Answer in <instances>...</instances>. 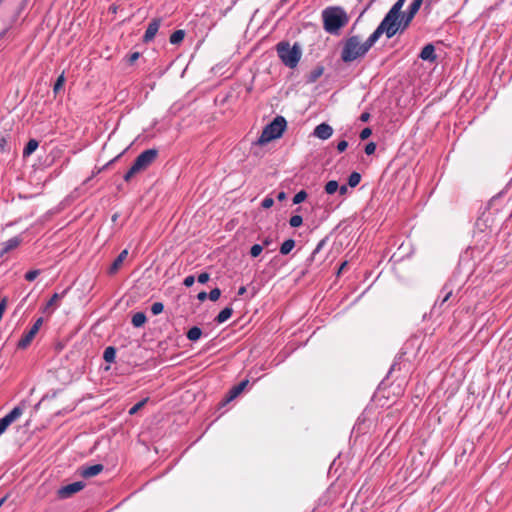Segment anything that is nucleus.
Returning <instances> with one entry per match:
<instances>
[{
	"label": "nucleus",
	"mask_w": 512,
	"mask_h": 512,
	"mask_svg": "<svg viewBox=\"0 0 512 512\" xmlns=\"http://www.w3.org/2000/svg\"><path fill=\"white\" fill-rule=\"evenodd\" d=\"M384 33L377 27L365 42L357 35L346 38L341 50V59L345 63H350L358 58L364 57L370 48L378 41Z\"/></svg>",
	"instance_id": "1"
},
{
	"label": "nucleus",
	"mask_w": 512,
	"mask_h": 512,
	"mask_svg": "<svg viewBox=\"0 0 512 512\" xmlns=\"http://www.w3.org/2000/svg\"><path fill=\"white\" fill-rule=\"evenodd\" d=\"M324 30L330 34H336L348 21L346 11L339 6H330L322 11Z\"/></svg>",
	"instance_id": "2"
},
{
	"label": "nucleus",
	"mask_w": 512,
	"mask_h": 512,
	"mask_svg": "<svg viewBox=\"0 0 512 512\" xmlns=\"http://www.w3.org/2000/svg\"><path fill=\"white\" fill-rule=\"evenodd\" d=\"M406 0H397L388 13L385 15L378 28L386 34L387 38H392L399 31L398 18Z\"/></svg>",
	"instance_id": "3"
},
{
	"label": "nucleus",
	"mask_w": 512,
	"mask_h": 512,
	"mask_svg": "<svg viewBox=\"0 0 512 512\" xmlns=\"http://www.w3.org/2000/svg\"><path fill=\"white\" fill-rule=\"evenodd\" d=\"M287 126V122L283 116H276L271 123L266 125L255 142L257 145H265L274 139L282 136Z\"/></svg>",
	"instance_id": "4"
},
{
	"label": "nucleus",
	"mask_w": 512,
	"mask_h": 512,
	"mask_svg": "<svg viewBox=\"0 0 512 512\" xmlns=\"http://www.w3.org/2000/svg\"><path fill=\"white\" fill-rule=\"evenodd\" d=\"M276 51L285 66L295 68L298 65L301 58V49L297 44L291 46L289 42L282 41L276 45Z\"/></svg>",
	"instance_id": "5"
},
{
	"label": "nucleus",
	"mask_w": 512,
	"mask_h": 512,
	"mask_svg": "<svg viewBox=\"0 0 512 512\" xmlns=\"http://www.w3.org/2000/svg\"><path fill=\"white\" fill-rule=\"evenodd\" d=\"M158 156L157 149H147L140 153L133 162L130 169L125 173L124 180L129 182L133 176L148 168Z\"/></svg>",
	"instance_id": "6"
},
{
	"label": "nucleus",
	"mask_w": 512,
	"mask_h": 512,
	"mask_svg": "<svg viewBox=\"0 0 512 512\" xmlns=\"http://www.w3.org/2000/svg\"><path fill=\"white\" fill-rule=\"evenodd\" d=\"M85 484L82 481L73 482L61 487L58 491L60 498H68L74 493L81 491Z\"/></svg>",
	"instance_id": "7"
},
{
	"label": "nucleus",
	"mask_w": 512,
	"mask_h": 512,
	"mask_svg": "<svg viewBox=\"0 0 512 512\" xmlns=\"http://www.w3.org/2000/svg\"><path fill=\"white\" fill-rule=\"evenodd\" d=\"M24 410L20 406L14 407L8 414H6L3 418L0 419L3 426L8 428L13 422L19 419Z\"/></svg>",
	"instance_id": "8"
},
{
	"label": "nucleus",
	"mask_w": 512,
	"mask_h": 512,
	"mask_svg": "<svg viewBox=\"0 0 512 512\" xmlns=\"http://www.w3.org/2000/svg\"><path fill=\"white\" fill-rule=\"evenodd\" d=\"M161 25V19L155 18L149 24L143 36V42L148 43L152 41L157 34Z\"/></svg>",
	"instance_id": "9"
},
{
	"label": "nucleus",
	"mask_w": 512,
	"mask_h": 512,
	"mask_svg": "<svg viewBox=\"0 0 512 512\" xmlns=\"http://www.w3.org/2000/svg\"><path fill=\"white\" fill-rule=\"evenodd\" d=\"M313 134L321 140H326L332 136L333 129L329 124L321 123L315 127Z\"/></svg>",
	"instance_id": "10"
},
{
	"label": "nucleus",
	"mask_w": 512,
	"mask_h": 512,
	"mask_svg": "<svg viewBox=\"0 0 512 512\" xmlns=\"http://www.w3.org/2000/svg\"><path fill=\"white\" fill-rule=\"evenodd\" d=\"M22 242V238L20 236H15L10 238L9 240L2 243V248L0 250V256L3 257L6 253L11 250L16 249Z\"/></svg>",
	"instance_id": "11"
},
{
	"label": "nucleus",
	"mask_w": 512,
	"mask_h": 512,
	"mask_svg": "<svg viewBox=\"0 0 512 512\" xmlns=\"http://www.w3.org/2000/svg\"><path fill=\"white\" fill-rule=\"evenodd\" d=\"M38 332L32 327L23 334L21 339L18 341L17 347L20 349L27 348Z\"/></svg>",
	"instance_id": "12"
},
{
	"label": "nucleus",
	"mask_w": 512,
	"mask_h": 512,
	"mask_svg": "<svg viewBox=\"0 0 512 512\" xmlns=\"http://www.w3.org/2000/svg\"><path fill=\"white\" fill-rule=\"evenodd\" d=\"M419 57L424 61H430L433 62L436 60V54H435V48L432 44L425 45L420 54Z\"/></svg>",
	"instance_id": "13"
},
{
	"label": "nucleus",
	"mask_w": 512,
	"mask_h": 512,
	"mask_svg": "<svg viewBox=\"0 0 512 512\" xmlns=\"http://www.w3.org/2000/svg\"><path fill=\"white\" fill-rule=\"evenodd\" d=\"M103 465L102 464H95L87 467H83L81 470V475L85 478H90L93 476L98 475L103 471Z\"/></svg>",
	"instance_id": "14"
},
{
	"label": "nucleus",
	"mask_w": 512,
	"mask_h": 512,
	"mask_svg": "<svg viewBox=\"0 0 512 512\" xmlns=\"http://www.w3.org/2000/svg\"><path fill=\"white\" fill-rule=\"evenodd\" d=\"M127 255H128V251L126 249L121 251L120 254L116 257V259L111 264V266L108 270V273L111 275L115 274L121 267V265H122L123 261L126 259Z\"/></svg>",
	"instance_id": "15"
},
{
	"label": "nucleus",
	"mask_w": 512,
	"mask_h": 512,
	"mask_svg": "<svg viewBox=\"0 0 512 512\" xmlns=\"http://www.w3.org/2000/svg\"><path fill=\"white\" fill-rule=\"evenodd\" d=\"M248 380H243L239 384L232 387L229 391V395L227 397V401H231L236 398L247 386Z\"/></svg>",
	"instance_id": "16"
},
{
	"label": "nucleus",
	"mask_w": 512,
	"mask_h": 512,
	"mask_svg": "<svg viewBox=\"0 0 512 512\" xmlns=\"http://www.w3.org/2000/svg\"><path fill=\"white\" fill-rule=\"evenodd\" d=\"M414 14L409 12L408 10L403 13L401 19L398 18L399 23V31L403 32L411 23L414 18Z\"/></svg>",
	"instance_id": "17"
},
{
	"label": "nucleus",
	"mask_w": 512,
	"mask_h": 512,
	"mask_svg": "<svg viewBox=\"0 0 512 512\" xmlns=\"http://www.w3.org/2000/svg\"><path fill=\"white\" fill-rule=\"evenodd\" d=\"M147 317L143 312H137L132 316L131 323L134 327L139 328L146 323Z\"/></svg>",
	"instance_id": "18"
},
{
	"label": "nucleus",
	"mask_w": 512,
	"mask_h": 512,
	"mask_svg": "<svg viewBox=\"0 0 512 512\" xmlns=\"http://www.w3.org/2000/svg\"><path fill=\"white\" fill-rule=\"evenodd\" d=\"M232 313L233 309L231 307H226L219 312V314L215 318V321L220 324L224 323L232 316Z\"/></svg>",
	"instance_id": "19"
},
{
	"label": "nucleus",
	"mask_w": 512,
	"mask_h": 512,
	"mask_svg": "<svg viewBox=\"0 0 512 512\" xmlns=\"http://www.w3.org/2000/svg\"><path fill=\"white\" fill-rule=\"evenodd\" d=\"M39 142L36 139H30L23 150V157H28L38 148Z\"/></svg>",
	"instance_id": "20"
},
{
	"label": "nucleus",
	"mask_w": 512,
	"mask_h": 512,
	"mask_svg": "<svg viewBox=\"0 0 512 512\" xmlns=\"http://www.w3.org/2000/svg\"><path fill=\"white\" fill-rule=\"evenodd\" d=\"M441 292L444 294L443 298L436 302V305H439V307H442L449 300L452 296L453 290L449 287V284H445Z\"/></svg>",
	"instance_id": "21"
},
{
	"label": "nucleus",
	"mask_w": 512,
	"mask_h": 512,
	"mask_svg": "<svg viewBox=\"0 0 512 512\" xmlns=\"http://www.w3.org/2000/svg\"><path fill=\"white\" fill-rule=\"evenodd\" d=\"M295 247V240L294 239H287L285 240L281 246H280V253L282 255L289 254L292 249Z\"/></svg>",
	"instance_id": "22"
},
{
	"label": "nucleus",
	"mask_w": 512,
	"mask_h": 512,
	"mask_svg": "<svg viewBox=\"0 0 512 512\" xmlns=\"http://www.w3.org/2000/svg\"><path fill=\"white\" fill-rule=\"evenodd\" d=\"M201 335H202V330L197 326H193L192 328H190L186 334L187 338L190 341L199 340Z\"/></svg>",
	"instance_id": "23"
},
{
	"label": "nucleus",
	"mask_w": 512,
	"mask_h": 512,
	"mask_svg": "<svg viewBox=\"0 0 512 512\" xmlns=\"http://www.w3.org/2000/svg\"><path fill=\"white\" fill-rule=\"evenodd\" d=\"M184 37H185V32H184V30H180V29H179V30L174 31V32L171 34V36H170V38H169V41H170V43H171V44H173V45H175V44H179L180 42H182V41H183Z\"/></svg>",
	"instance_id": "24"
},
{
	"label": "nucleus",
	"mask_w": 512,
	"mask_h": 512,
	"mask_svg": "<svg viewBox=\"0 0 512 512\" xmlns=\"http://www.w3.org/2000/svg\"><path fill=\"white\" fill-rule=\"evenodd\" d=\"M115 357H116V349L114 347L109 346L104 350L103 358L106 362H108V363L114 362Z\"/></svg>",
	"instance_id": "25"
},
{
	"label": "nucleus",
	"mask_w": 512,
	"mask_h": 512,
	"mask_svg": "<svg viewBox=\"0 0 512 512\" xmlns=\"http://www.w3.org/2000/svg\"><path fill=\"white\" fill-rule=\"evenodd\" d=\"M65 83V75L64 72H62L59 77L57 78L54 86H53V93L55 96L59 93V91L62 89Z\"/></svg>",
	"instance_id": "26"
},
{
	"label": "nucleus",
	"mask_w": 512,
	"mask_h": 512,
	"mask_svg": "<svg viewBox=\"0 0 512 512\" xmlns=\"http://www.w3.org/2000/svg\"><path fill=\"white\" fill-rule=\"evenodd\" d=\"M361 181V175L358 172H352L348 177V185L352 188L356 187Z\"/></svg>",
	"instance_id": "27"
},
{
	"label": "nucleus",
	"mask_w": 512,
	"mask_h": 512,
	"mask_svg": "<svg viewBox=\"0 0 512 512\" xmlns=\"http://www.w3.org/2000/svg\"><path fill=\"white\" fill-rule=\"evenodd\" d=\"M339 188V184L336 180H330L326 183L324 189L327 194H334Z\"/></svg>",
	"instance_id": "28"
},
{
	"label": "nucleus",
	"mask_w": 512,
	"mask_h": 512,
	"mask_svg": "<svg viewBox=\"0 0 512 512\" xmlns=\"http://www.w3.org/2000/svg\"><path fill=\"white\" fill-rule=\"evenodd\" d=\"M67 290H64L61 294H58V293H54L52 295V297L49 299V301L47 302L46 304V308H50L52 307L53 305H55L57 303V301H59L61 298L64 297V295L66 294Z\"/></svg>",
	"instance_id": "29"
},
{
	"label": "nucleus",
	"mask_w": 512,
	"mask_h": 512,
	"mask_svg": "<svg viewBox=\"0 0 512 512\" xmlns=\"http://www.w3.org/2000/svg\"><path fill=\"white\" fill-rule=\"evenodd\" d=\"M423 1L424 0H413V2L408 7V11L413 13L414 15H416L417 12L419 11Z\"/></svg>",
	"instance_id": "30"
},
{
	"label": "nucleus",
	"mask_w": 512,
	"mask_h": 512,
	"mask_svg": "<svg viewBox=\"0 0 512 512\" xmlns=\"http://www.w3.org/2000/svg\"><path fill=\"white\" fill-rule=\"evenodd\" d=\"M147 401H148V398H145V399L139 401L138 403H136L133 407L130 408L129 415L136 414L141 408L144 407V405L147 403Z\"/></svg>",
	"instance_id": "31"
},
{
	"label": "nucleus",
	"mask_w": 512,
	"mask_h": 512,
	"mask_svg": "<svg viewBox=\"0 0 512 512\" xmlns=\"http://www.w3.org/2000/svg\"><path fill=\"white\" fill-rule=\"evenodd\" d=\"M303 223V218L302 216L300 215H293L290 220H289V224L291 227L293 228H296V227H299L301 226Z\"/></svg>",
	"instance_id": "32"
},
{
	"label": "nucleus",
	"mask_w": 512,
	"mask_h": 512,
	"mask_svg": "<svg viewBox=\"0 0 512 512\" xmlns=\"http://www.w3.org/2000/svg\"><path fill=\"white\" fill-rule=\"evenodd\" d=\"M307 198V193L305 190H301L298 193H296L293 197V203L299 204L303 202Z\"/></svg>",
	"instance_id": "33"
},
{
	"label": "nucleus",
	"mask_w": 512,
	"mask_h": 512,
	"mask_svg": "<svg viewBox=\"0 0 512 512\" xmlns=\"http://www.w3.org/2000/svg\"><path fill=\"white\" fill-rule=\"evenodd\" d=\"M41 271L39 269L30 270L25 274V279L27 281H34L39 275Z\"/></svg>",
	"instance_id": "34"
},
{
	"label": "nucleus",
	"mask_w": 512,
	"mask_h": 512,
	"mask_svg": "<svg viewBox=\"0 0 512 512\" xmlns=\"http://www.w3.org/2000/svg\"><path fill=\"white\" fill-rule=\"evenodd\" d=\"M164 305L162 302H154L151 306V312L153 315H158L163 312Z\"/></svg>",
	"instance_id": "35"
},
{
	"label": "nucleus",
	"mask_w": 512,
	"mask_h": 512,
	"mask_svg": "<svg viewBox=\"0 0 512 512\" xmlns=\"http://www.w3.org/2000/svg\"><path fill=\"white\" fill-rule=\"evenodd\" d=\"M263 251V246L261 244H254L250 249V255L252 257H258Z\"/></svg>",
	"instance_id": "36"
},
{
	"label": "nucleus",
	"mask_w": 512,
	"mask_h": 512,
	"mask_svg": "<svg viewBox=\"0 0 512 512\" xmlns=\"http://www.w3.org/2000/svg\"><path fill=\"white\" fill-rule=\"evenodd\" d=\"M9 151L8 140L4 135H0V153Z\"/></svg>",
	"instance_id": "37"
},
{
	"label": "nucleus",
	"mask_w": 512,
	"mask_h": 512,
	"mask_svg": "<svg viewBox=\"0 0 512 512\" xmlns=\"http://www.w3.org/2000/svg\"><path fill=\"white\" fill-rule=\"evenodd\" d=\"M221 296V290L219 288H214L210 291L208 294V297L211 301L215 302L217 301Z\"/></svg>",
	"instance_id": "38"
},
{
	"label": "nucleus",
	"mask_w": 512,
	"mask_h": 512,
	"mask_svg": "<svg viewBox=\"0 0 512 512\" xmlns=\"http://www.w3.org/2000/svg\"><path fill=\"white\" fill-rule=\"evenodd\" d=\"M376 150V143L374 142H369L366 144L365 146V153L367 155H372Z\"/></svg>",
	"instance_id": "39"
},
{
	"label": "nucleus",
	"mask_w": 512,
	"mask_h": 512,
	"mask_svg": "<svg viewBox=\"0 0 512 512\" xmlns=\"http://www.w3.org/2000/svg\"><path fill=\"white\" fill-rule=\"evenodd\" d=\"M274 204V200L273 198L271 197H266L263 199L262 203H261V206L265 209H268L270 207H272Z\"/></svg>",
	"instance_id": "40"
},
{
	"label": "nucleus",
	"mask_w": 512,
	"mask_h": 512,
	"mask_svg": "<svg viewBox=\"0 0 512 512\" xmlns=\"http://www.w3.org/2000/svg\"><path fill=\"white\" fill-rule=\"evenodd\" d=\"M372 134V130L369 128V127H366L364 128L361 132H360V139L361 140H365L367 139L368 137H370Z\"/></svg>",
	"instance_id": "41"
},
{
	"label": "nucleus",
	"mask_w": 512,
	"mask_h": 512,
	"mask_svg": "<svg viewBox=\"0 0 512 512\" xmlns=\"http://www.w3.org/2000/svg\"><path fill=\"white\" fill-rule=\"evenodd\" d=\"M209 279H210V275L207 272H203V273L199 274V276H198V282L201 284H205L206 282L209 281Z\"/></svg>",
	"instance_id": "42"
},
{
	"label": "nucleus",
	"mask_w": 512,
	"mask_h": 512,
	"mask_svg": "<svg viewBox=\"0 0 512 512\" xmlns=\"http://www.w3.org/2000/svg\"><path fill=\"white\" fill-rule=\"evenodd\" d=\"M347 147H348V142L345 140H342V141L338 142V144H337V150L340 153L344 152L347 149Z\"/></svg>",
	"instance_id": "43"
},
{
	"label": "nucleus",
	"mask_w": 512,
	"mask_h": 512,
	"mask_svg": "<svg viewBox=\"0 0 512 512\" xmlns=\"http://www.w3.org/2000/svg\"><path fill=\"white\" fill-rule=\"evenodd\" d=\"M195 282V278L194 276L192 275H189L187 276L184 281H183V284L186 286V287H191Z\"/></svg>",
	"instance_id": "44"
},
{
	"label": "nucleus",
	"mask_w": 512,
	"mask_h": 512,
	"mask_svg": "<svg viewBox=\"0 0 512 512\" xmlns=\"http://www.w3.org/2000/svg\"><path fill=\"white\" fill-rule=\"evenodd\" d=\"M324 243H325V241H324V240H321V241L317 244L316 248L314 249V251H313V252H312V254H311V260H313L314 256H315V255H316V254H317V253L322 249V247L324 246Z\"/></svg>",
	"instance_id": "45"
},
{
	"label": "nucleus",
	"mask_w": 512,
	"mask_h": 512,
	"mask_svg": "<svg viewBox=\"0 0 512 512\" xmlns=\"http://www.w3.org/2000/svg\"><path fill=\"white\" fill-rule=\"evenodd\" d=\"M139 57H140L139 52H133L128 58L129 64H133L136 60H138Z\"/></svg>",
	"instance_id": "46"
},
{
	"label": "nucleus",
	"mask_w": 512,
	"mask_h": 512,
	"mask_svg": "<svg viewBox=\"0 0 512 512\" xmlns=\"http://www.w3.org/2000/svg\"><path fill=\"white\" fill-rule=\"evenodd\" d=\"M43 324V318L42 317H39L35 322L34 324L32 325V328L35 329L37 332L39 331L40 327L42 326Z\"/></svg>",
	"instance_id": "47"
},
{
	"label": "nucleus",
	"mask_w": 512,
	"mask_h": 512,
	"mask_svg": "<svg viewBox=\"0 0 512 512\" xmlns=\"http://www.w3.org/2000/svg\"><path fill=\"white\" fill-rule=\"evenodd\" d=\"M337 191H339V194L343 196V195L347 194L348 188L346 185H341V186H339Z\"/></svg>",
	"instance_id": "48"
},
{
	"label": "nucleus",
	"mask_w": 512,
	"mask_h": 512,
	"mask_svg": "<svg viewBox=\"0 0 512 512\" xmlns=\"http://www.w3.org/2000/svg\"><path fill=\"white\" fill-rule=\"evenodd\" d=\"M369 118H370V114H369L368 112H364V113H362V114L360 115V120H361L362 122H366V121H368V120H369Z\"/></svg>",
	"instance_id": "49"
},
{
	"label": "nucleus",
	"mask_w": 512,
	"mask_h": 512,
	"mask_svg": "<svg viewBox=\"0 0 512 512\" xmlns=\"http://www.w3.org/2000/svg\"><path fill=\"white\" fill-rule=\"evenodd\" d=\"M208 294L205 291L200 292L197 295L198 300L204 301L207 298Z\"/></svg>",
	"instance_id": "50"
},
{
	"label": "nucleus",
	"mask_w": 512,
	"mask_h": 512,
	"mask_svg": "<svg viewBox=\"0 0 512 512\" xmlns=\"http://www.w3.org/2000/svg\"><path fill=\"white\" fill-rule=\"evenodd\" d=\"M322 72H323V69H322V68H320V69H318V70L314 71V72H313L312 80H313V81H314V80H316V79H317V77H319V76L322 74Z\"/></svg>",
	"instance_id": "51"
},
{
	"label": "nucleus",
	"mask_w": 512,
	"mask_h": 512,
	"mask_svg": "<svg viewBox=\"0 0 512 512\" xmlns=\"http://www.w3.org/2000/svg\"><path fill=\"white\" fill-rule=\"evenodd\" d=\"M5 309H6V298H4V299L0 302V313H3V314H4Z\"/></svg>",
	"instance_id": "52"
},
{
	"label": "nucleus",
	"mask_w": 512,
	"mask_h": 512,
	"mask_svg": "<svg viewBox=\"0 0 512 512\" xmlns=\"http://www.w3.org/2000/svg\"><path fill=\"white\" fill-rule=\"evenodd\" d=\"M271 243H272V240H271L269 237H267V238H265V239L263 240V244H262V246H263V248H264V247L269 246Z\"/></svg>",
	"instance_id": "53"
},
{
	"label": "nucleus",
	"mask_w": 512,
	"mask_h": 512,
	"mask_svg": "<svg viewBox=\"0 0 512 512\" xmlns=\"http://www.w3.org/2000/svg\"><path fill=\"white\" fill-rule=\"evenodd\" d=\"M246 292V288L244 286H241L238 290V295H243Z\"/></svg>",
	"instance_id": "54"
},
{
	"label": "nucleus",
	"mask_w": 512,
	"mask_h": 512,
	"mask_svg": "<svg viewBox=\"0 0 512 512\" xmlns=\"http://www.w3.org/2000/svg\"><path fill=\"white\" fill-rule=\"evenodd\" d=\"M277 198H278V200H280V201H281V200H283V199H285V193H284V192H280V193L278 194Z\"/></svg>",
	"instance_id": "55"
},
{
	"label": "nucleus",
	"mask_w": 512,
	"mask_h": 512,
	"mask_svg": "<svg viewBox=\"0 0 512 512\" xmlns=\"http://www.w3.org/2000/svg\"><path fill=\"white\" fill-rule=\"evenodd\" d=\"M5 501H6V497H3L0 499V507L4 504Z\"/></svg>",
	"instance_id": "56"
},
{
	"label": "nucleus",
	"mask_w": 512,
	"mask_h": 512,
	"mask_svg": "<svg viewBox=\"0 0 512 512\" xmlns=\"http://www.w3.org/2000/svg\"><path fill=\"white\" fill-rule=\"evenodd\" d=\"M346 265H347V262H344V263L341 265V267H340V269H339V272H341V270H342V269H344V267H345Z\"/></svg>",
	"instance_id": "57"
},
{
	"label": "nucleus",
	"mask_w": 512,
	"mask_h": 512,
	"mask_svg": "<svg viewBox=\"0 0 512 512\" xmlns=\"http://www.w3.org/2000/svg\"><path fill=\"white\" fill-rule=\"evenodd\" d=\"M5 34H6V30H3V31L0 33V38H2Z\"/></svg>",
	"instance_id": "58"
},
{
	"label": "nucleus",
	"mask_w": 512,
	"mask_h": 512,
	"mask_svg": "<svg viewBox=\"0 0 512 512\" xmlns=\"http://www.w3.org/2000/svg\"><path fill=\"white\" fill-rule=\"evenodd\" d=\"M289 0H280V3L283 5L285 3H287Z\"/></svg>",
	"instance_id": "59"
},
{
	"label": "nucleus",
	"mask_w": 512,
	"mask_h": 512,
	"mask_svg": "<svg viewBox=\"0 0 512 512\" xmlns=\"http://www.w3.org/2000/svg\"><path fill=\"white\" fill-rule=\"evenodd\" d=\"M289 0H280V3L283 5L285 3H287Z\"/></svg>",
	"instance_id": "60"
},
{
	"label": "nucleus",
	"mask_w": 512,
	"mask_h": 512,
	"mask_svg": "<svg viewBox=\"0 0 512 512\" xmlns=\"http://www.w3.org/2000/svg\"><path fill=\"white\" fill-rule=\"evenodd\" d=\"M112 219L113 221L117 220V215H114Z\"/></svg>",
	"instance_id": "61"
},
{
	"label": "nucleus",
	"mask_w": 512,
	"mask_h": 512,
	"mask_svg": "<svg viewBox=\"0 0 512 512\" xmlns=\"http://www.w3.org/2000/svg\"><path fill=\"white\" fill-rule=\"evenodd\" d=\"M277 260H278V256H275L272 261H277Z\"/></svg>",
	"instance_id": "62"
},
{
	"label": "nucleus",
	"mask_w": 512,
	"mask_h": 512,
	"mask_svg": "<svg viewBox=\"0 0 512 512\" xmlns=\"http://www.w3.org/2000/svg\"><path fill=\"white\" fill-rule=\"evenodd\" d=\"M120 156H122V153H119L115 159L120 158Z\"/></svg>",
	"instance_id": "63"
},
{
	"label": "nucleus",
	"mask_w": 512,
	"mask_h": 512,
	"mask_svg": "<svg viewBox=\"0 0 512 512\" xmlns=\"http://www.w3.org/2000/svg\"><path fill=\"white\" fill-rule=\"evenodd\" d=\"M120 156H122V153H119L115 159L120 158Z\"/></svg>",
	"instance_id": "64"
}]
</instances>
